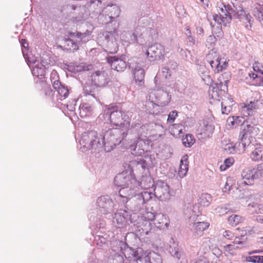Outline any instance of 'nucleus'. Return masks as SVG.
<instances>
[{"label": "nucleus", "mask_w": 263, "mask_h": 263, "mask_svg": "<svg viewBox=\"0 0 263 263\" xmlns=\"http://www.w3.org/2000/svg\"><path fill=\"white\" fill-rule=\"evenodd\" d=\"M99 0H88L85 5H68L67 10L73 14L72 20L76 23H82L86 20L90 14V10L93 8L96 11L95 6L101 5Z\"/></svg>", "instance_id": "f257e3e1"}, {"label": "nucleus", "mask_w": 263, "mask_h": 263, "mask_svg": "<svg viewBox=\"0 0 263 263\" xmlns=\"http://www.w3.org/2000/svg\"><path fill=\"white\" fill-rule=\"evenodd\" d=\"M127 135L124 129L119 128L103 129L102 135L104 143L103 150L106 152H110L121 142Z\"/></svg>", "instance_id": "f03ea898"}, {"label": "nucleus", "mask_w": 263, "mask_h": 263, "mask_svg": "<svg viewBox=\"0 0 263 263\" xmlns=\"http://www.w3.org/2000/svg\"><path fill=\"white\" fill-rule=\"evenodd\" d=\"M151 184L145 186L147 189L139 194H137L129 200L126 201L125 208L130 212H133V215H136L137 212H142L146 208V203L153 197V192L149 188Z\"/></svg>", "instance_id": "7ed1b4c3"}, {"label": "nucleus", "mask_w": 263, "mask_h": 263, "mask_svg": "<svg viewBox=\"0 0 263 263\" xmlns=\"http://www.w3.org/2000/svg\"><path fill=\"white\" fill-rule=\"evenodd\" d=\"M105 118L110 120L111 124L126 129L129 126L128 116L119 109L117 106L110 105L106 106L104 109Z\"/></svg>", "instance_id": "20e7f679"}, {"label": "nucleus", "mask_w": 263, "mask_h": 263, "mask_svg": "<svg viewBox=\"0 0 263 263\" xmlns=\"http://www.w3.org/2000/svg\"><path fill=\"white\" fill-rule=\"evenodd\" d=\"M80 143L86 151L91 149L98 152L103 151L104 143L102 135L98 136L95 130H88L82 134Z\"/></svg>", "instance_id": "39448f33"}, {"label": "nucleus", "mask_w": 263, "mask_h": 263, "mask_svg": "<svg viewBox=\"0 0 263 263\" xmlns=\"http://www.w3.org/2000/svg\"><path fill=\"white\" fill-rule=\"evenodd\" d=\"M259 133L258 127L255 124H248L247 122H244L241 124L240 132L239 134L240 140H241L242 148L243 150L247 147L248 148H253V144L251 143L250 137L258 135Z\"/></svg>", "instance_id": "423d86ee"}, {"label": "nucleus", "mask_w": 263, "mask_h": 263, "mask_svg": "<svg viewBox=\"0 0 263 263\" xmlns=\"http://www.w3.org/2000/svg\"><path fill=\"white\" fill-rule=\"evenodd\" d=\"M88 41L89 37L86 33L70 32L69 37L64 41V47L67 50L74 52L78 50L79 46Z\"/></svg>", "instance_id": "0eeeda50"}, {"label": "nucleus", "mask_w": 263, "mask_h": 263, "mask_svg": "<svg viewBox=\"0 0 263 263\" xmlns=\"http://www.w3.org/2000/svg\"><path fill=\"white\" fill-rule=\"evenodd\" d=\"M148 98L153 103L161 107L168 105L171 100V96L164 88L151 91Z\"/></svg>", "instance_id": "6e6552de"}, {"label": "nucleus", "mask_w": 263, "mask_h": 263, "mask_svg": "<svg viewBox=\"0 0 263 263\" xmlns=\"http://www.w3.org/2000/svg\"><path fill=\"white\" fill-rule=\"evenodd\" d=\"M146 20L144 18H141L138 22V24L134 31H123L121 34V39L125 42L129 44L137 43L139 44H143V37L140 34L141 24Z\"/></svg>", "instance_id": "1a4fd4ad"}, {"label": "nucleus", "mask_w": 263, "mask_h": 263, "mask_svg": "<svg viewBox=\"0 0 263 263\" xmlns=\"http://www.w3.org/2000/svg\"><path fill=\"white\" fill-rule=\"evenodd\" d=\"M151 142L147 138L138 137L136 139H130L129 148L133 155L141 156L149 151Z\"/></svg>", "instance_id": "9d476101"}, {"label": "nucleus", "mask_w": 263, "mask_h": 263, "mask_svg": "<svg viewBox=\"0 0 263 263\" xmlns=\"http://www.w3.org/2000/svg\"><path fill=\"white\" fill-rule=\"evenodd\" d=\"M152 253L150 251H143L141 248H138L136 251L131 248H127L125 251L124 256L126 258L135 260L136 263H151Z\"/></svg>", "instance_id": "9b49d317"}, {"label": "nucleus", "mask_w": 263, "mask_h": 263, "mask_svg": "<svg viewBox=\"0 0 263 263\" xmlns=\"http://www.w3.org/2000/svg\"><path fill=\"white\" fill-rule=\"evenodd\" d=\"M206 60L215 73L222 71L228 66L226 60L219 58L218 54L213 49L210 51L206 55Z\"/></svg>", "instance_id": "f8f14e48"}, {"label": "nucleus", "mask_w": 263, "mask_h": 263, "mask_svg": "<svg viewBox=\"0 0 263 263\" xmlns=\"http://www.w3.org/2000/svg\"><path fill=\"white\" fill-rule=\"evenodd\" d=\"M101 9L100 6L96 8V11L95 12L96 14H99L98 18L99 20H102L104 15H105V20H102L104 23H108L111 22L112 20L118 17L120 15V10L119 7L116 5L107 6L103 10V14H100Z\"/></svg>", "instance_id": "ddd939ff"}, {"label": "nucleus", "mask_w": 263, "mask_h": 263, "mask_svg": "<svg viewBox=\"0 0 263 263\" xmlns=\"http://www.w3.org/2000/svg\"><path fill=\"white\" fill-rule=\"evenodd\" d=\"M130 217L134 220L136 218V215L129 214L126 210L120 209L115 213L112 222L118 228H122L131 223Z\"/></svg>", "instance_id": "4468645a"}, {"label": "nucleus", "mask_w": 263, "mask_h": 263, "mask_svg": "<svg viewBox=\"0 0 263 263\" xmlns=\"http://www.w3.org/2000/svg\"><path fill=\"white\" fill-rule=\"evenodd\" d=\"M153 186V197L155 196L160 201H166L170 199V187L167 184L162 181L159 180Z\"/></svg>", "instance_id": "2eb2a0df"}, {"label": "nucleus", "mask_w": 263, "mask_h": 263, "mask_svg": "<svg viewBox=\"0 0 263 263\" xmlns=\"http://www.w3.org/2000/svg\"><path fill=\"white\" fill-rule=\"evenodd\" d=\"M146 20L141 24L140 35L143 37V43L145 40L150 42L156 40L158 37V32L156 28L152 25V27H147L148 24L147 18L144 17Z\"/></svg>", "instance_id": "dca6fc26"}, {"label": "nucleus", "mask_w": 263, "mask_h": 263, "mask_svg": "<svg viewBox=\"0 0 263 263\" xmlns=\"http://www.w3.org/2000/svg\"><path fill=\"white\" fill-rule=\"evenodd\" d=\"M146 54L151 61L159 60L165 54L164 47L159 43L154 44L148 47Z\"/></svg>", "instance_id": "f3484780"}, {"label": "nucleus", "mask_w": 263, "mask_h": 263, "mask_svg": "<svg viewBox=\"0 0 263 263\" xmlns=\"http://www.w3.org/2000/svg\"><path fill=\"white\" fill-rule=\"evenodd\" d=\"M128 66L133 70L135 81L138 82L139 85H142L144 84L145 72L141 65L138 63V59L134 58L130 59Z\"/></svg>", "instance_id": "a211bd4d"}, {"label": "nucleus", "mask_w": 263, "mask_h": 263, "mask_svg": "<svg viewBox=\"0 0 263 263\" xmlns=\"http://www.w3.org/2000/svg\"><path fill=\"white\" fill-rule=\"evenodd\" d=\"M99 42H102L103 46L107 48L106 50L110 53L116 52L117 43L113 34L110 32H105L100 37Z\"/></svg>", "instance_id": "6ab92c4d"}, {"label": "nucleus", "mask_w": 263, "mask_h": 263, "mask_svg": "<svg viewBox=\"0 0 263 263\" xmlns=\"http://www.w3.org/2000/svg\"><path fill=\"white\" fill-rule=\"evenodd\" d=\"M96 204L100 212L103 214H110L114 211V202L108 196H103L99 197Z\"/></svg>", "instance_id": "aec40b11"}, {"label": "nucleus", "mask_w": 263, "mask_h": 263, "mask_svg": "<svg viewBox=\"0 0 263 263\" xmlns=\"http://www.w3.org/2000/svg\"><path fill=\"white\" fill-rule=\"evenodd\" d=\"M133 220L130 217L131 223L135 227V231L141 234L147 235L152 228V224L148 220H144L143 218L136 217Z\"/></svg>", "instance_id": "412c9836"}, {"label": "nucleus", "mask_w": 263, "mask_h": 263, "mask_svg": "<svg viewBox=\"0 0 263 263\" xmlns=\"http://www.w3.org/2000/svg\"><path fill=\"white\" fill-rule=\"evenodd\" d=\"M135 184L136 181L132 182L128 185L124 186L120 189L119 194L121 197L123 198V202H126L127 200H129L137 195Z\"/></svg>", "instance_id": "4be33fe9"}, {"label": "nucleus", "mask_w": 263, "mask_h": 263, "mask_svg": "<svg viewBox=\"0 0 263 263\" xmlns=\"http://www.w3.org/2000/svg\"><path fill=\"white\" fill-rule=\"evenodd\" d=\"M91 81L96 86L104 87L109 82L108 73L105 71H97L92 74Z\"/></svg>", "instance_id": "5701e85b"}, {"label": "nucleus", "mask_w": 263, "mask_h": 263, "mask_svg": "<svg viewBox=\"0 0 263 263\" xmlns=\"http://www.w3.org/2000/svg\"><path fill=\"white\" fill-rule=\"evenodd\" d=\"M210 224L207 222H196L190 223L189 228L195 237H200L203 235L204 231L209 227Z\"/></svg>", "instance_id": "b1692460"}, {"label": "nucleus", "mask_w": 263, "mask_h": 263, "mask_svg": "<svg viewBox=\"0 0 263 263\" xmlns=\"http://www.w3.org/2000/svg\"><path fill=\"white\" fill-rule=\"evenodd\" d=\"M241 180L240 184L241 185H251L254 179H256L255 170L254 168H247L241 172Z\"/></svg>", "instance_id": "393cba45"}, {"label": "nucleus", "mask_w": 263, "mask_h": 263, "mask_svg": "<svg viewBox=\"0 0 263 263\" xmlns=\"http://www.w3.org/2000/svg\"><path fill=\"white\" fill-rule=\"evenodd\" d=\"M107 61L112 69L119 72L123 71L127 67V64L125 61L115 56L108 57Z\"/></svg>", "instance_id": "a878e982"}, {"label": "nucleus", "mask_w": 263, "mask_h": 263, "mask_svg": "<svg viewBox=\"0 0 263 263\" xmlns=\"http://www.w3.org/2000/svg\"><path fill=\"white\" fill-rule=\"evenodd\" d=\"M167 250L171 255L174 258L177 256L182 257L183 253H184L182 249L179 246L177 240L173 237L169 240Z\"/></svg>", "instance_id": "bb28decb"}, {"label": "nucleus", "mask_w": 263, "mask_h": 263, "mask_svg": "<svg viewBox=\"0 0 263 263\" xmlns=\"http://www.w3.org/2000/svg\"><path fill=\"white\" fill-rule=\"evenodd\" d=\"M132 182H135V180L133 179L130 175L125 172L118 174L114 179L115 185L121 186V187L128 185V184L131 183Z\"/></svg>", "instance_id": "cd10ccee"}, {"label": "nucleus", "mask_w": 263, "mask_h": 263, "mask_svg": "<svg viewBox=\"0 0 263 263\" xmlns=\"http://www.w3.org/2000/svg\"><path fill=\"white\" fill-rule=\"evenodd\" d=\"M222 5L223 4H222ZM221 12L223 14H215L213 15V20L215 22L217 23L218 25H220L222 23L224 26H226L227 24L230 23L232 17H233L232 14L229 13L224 10V7L223 6L220 9Z\"/></svg>", "instance_id": "c85d7f7f"}, {"label": "nucleus", "mask_w": 263, "mask_h": 263, "mask_svg": "<svg viewBox=\"0 0 263 263\" xmlns=\"http://www.w3.org/2000/svg\"><path fill=\"white\" fill-rule=\"evenodd\" d=\"M154 223L158 229L164 230L168 228L170 220L166 215L159 213L156 215L155 221Z\"/></svg>", "instance_id": "c756f323"}, {"label": "nucleus", "mask_w": 263, "mask_h": 263, "mask_svg": "<svg viewBox=\"0 0 263 263\" xmlns=\"http://www.w3.org/2000/svg\"><path fill=\"white\" fill-rule=\"evenodd\" d=\"M214 128V126L212 124L204 122L199 131L200 132V134L202 136V138H207L211 136Z\"/></svg>", "instance_id": "7c9ffc66"}, {"label": "nucleus", "mask_w": 263, "mask_h": 263, "mask_svg": "<svg viewBox=\"0 0 263 263\" xmlns=\"http://www.w3.org/2000/svg\"><path fill=\"white\" fill-rule=\"evenodd\" d=\"M250 149H252L250 157L253 160L255 161H263V149L260 145H257L256 146L253 145V148Z\"/></svg>", "instance_id": "2f4dec72"}, {"label": "nucleus", "mask_w": 263, "mask_h": 263, "mask_svg": "<svg viewBox=\"0 0 263 263\" xmlns=\"http://www.w3.org/2000/svg\"><path fill=\"white\" fill-rule=\"evenodd\" d=\"M188 156L184 155L181 160L179 170V175L181 178L184 177L188 171Z\"/></svg>", "instance_id": "473e14b6"}, {"label": "nucleus", "mask_w": 263, "mask_h": 263, "mask_svg": "<svg viewBox=\"0 0 263 263\" xmlns=\"http://www.w3.org/2000/svg\"><path fill=\"white\" fill-rule=\"evenodd\" d=\"M258 103V100L250 101L249 103L245 104L243 111L246 112L248 116L253 115L256 109L259 108Z\"/></svg>", "instance_id": "72a5a7b5"}, {"label": "nucleus", "mask_w": 263, "mask_h": 263, "mask_svg": "<svg viewBox=\"0 0 263 263\" xmlns=\"http://www.w3.org/2000/svg\"><path fill=\"white\" fill-rule=\"evenodd\" d=\"M148 124L140 125V124L136 125L135 127H133V130L137 132L138 137L147 138V135H149V127Z\"/></svg>", "instance_id": "f704fd0d"}, {"label": "nucleus", "mask_w": 263, "mask_h": 263, "mask_svg": "<svg viewBox=\"0 0 263 263\" xmlns=\"http://www.w3.org/2000/svg\"><path fill=\"white\" fill-rule=\"evenodd\" d=\"M80 115L81 117L88 116L92 110L91 106L88 103H82L79 106Z\"/></svg>", "instance_id": "c9c22d12"}, {"label": "nucleus", "mask_w": 263, "mask_h": 263, "mask_svg": "<svg viewBox=\"0 0 263 263\" xmlns=\"http://www.w3.org/2000/svg\"><path fill=\"white\" fill-rule=\"evenodd\" d=\"M195 139L191 134H186L185 137L182 138L183 145L186 147H191L195 143Z\"/></svg>", "instance_id": "e433bc0d"}, {"label": "nucleus", "mask_w": 263, "mask_h": 263, "mask_svg": "<svg viewBox=\"0 0 263 263\" xmlns=\"http://www.w3.org/2000/svg\"><path fill=\"white\" fill-rule=\"evenodd\" d=\"M211 201V196L207 193L202 194L198 200L199 203L204 206H208Z\"/></svg>", "instance_id": "4c0bfd02"}, {"label": "nucleus", "mask_w": 263, "mask_h": 263, "mask_svg": "<svg viewBox=\"0 0 263 263\" xmlns=\"http://www.w3.org/2000/svg\"><path fill=\"white\" fill-rule=\"evenodd\" d=\"M243 220L240 215H232L228 218L229 223L232 226H236Z\"/></svg>", "instance_id": "58836bf2"}, {"label": "nucleus", "mask_w": 263, "mask_h": 263, "mask_svg": "<svg viewBox=\"0 0 263 263\" xmlns=\"http://www.w3.org/2000/svg\"><path fill=\"white\" fill-rule=\"evenodd\" d=\"M182 126L180 124H173L171 128V132L172 135L175 137H180L182 133Z\"/></svg>", "instance_id": "ea45409f"}, {"label": "nucleus", "mask_w": 263, "mask_h": 263, "mask_svg": "<svg viewBox=\"0 0 263 263\" xmlns=\"http://www.w3.org/2000/svg\"><path fill=\"white\" fill-rule=\"evenodd\" d=\"M241 121L239 117H232L229 118L227 123L229 126L232 127H237L241 124Z\"/></svg>", "instance_id": "a19ab883"}, {"label": "nucleus", "mask_w": 263, "mask_h": 263, "mask_svg": "<svg viewBox=\"0 0 263 263\" xmlns=\"http://www.w3.org/2000/svg\"><path fill=\"white\" fill-rule=\"evenodd\" d=\"M32 73L33 76L37 77L43 76L45 73V69L43 67H41L40 64H37L33 68Z\"/></svg>", "instance_id": "79ce46f5"}, {"label": "nucleus", "mask_w": 263, "mask_h": 263, "mask_svg": "<svg viewBox=\"0 0 263 263\" xmlns=\"http://www.w3.org/2000/svg\"><path fill=\"white\" fill-rule=\"evenodd\" d=\"M136 217L143 218L144 220H148L150 222L153 220L155 221L156 215H155L154 213L147 212H145L144 214H143L141 216L136 215Z\"/></svg>", "instance_id": "37998d69"}, {"label": "nucleus", "mask_w": 263, "mask_h": 263, "mask_svg": "<svg viewBox=\"0 0 263 263\" xmlns=\"http://www.w3.org/2000/svg\"><path fill=\"white\" fill-rule=\"evenodd\" d=\"M229 204H225L224 205L218 206L215 208V211L216 213L219 215H223L227 214L230 210L228 208Z\"/></svg>", "instance_id": "c03bdc74"}, {"label": "nucleus", "mask_w": 263, "mask_h": 263, "mask_svg": "<svg viewBox=\"0 0 263 263\" xmlns=\"http://www.w3.org/2000/svg\"><path fill=\"white\" fill-rule=\"evenodd\" d=\"M247 261L254 263H263V256L253 255L248 256L246 258Z\"/></svg>", "instance_id": "a18cd8bd"}, {"label": "nucleus", "mask_w": 263, "mask_h": 263, "mask_svg": "<svg viewBox=\"0 0 263 263\" xmlns=\"http://www.w3.org/2000/svg\"><path fill=\"white\" fill-rule=\"evenodd\" d=\"M24 57L28 63V64H35L37 61V58L32 54H25L24 50H22Z\"/></svg>", "instance_id": "49530a36"}, {"label": "nucleus", "mask_w": 263, "mask_h": 263, "mask_svg": "<svg viewBox=\"0 0 263 263\" xmlns=\"http://www.w3.org/2000/svg\"><path fill=\"white\" fill-rule=\"evenodd\" d=\"M234 162V160L233 158H228L224 161V166L221 165L220 168L221 170H225L227 168L230 167L231 166H232Z\"/></svg>", "instance_id": "de8ad7c7"}, {"label": "nucleus", "mask_w": 263, "mask_h": 263, "mask_svg": "<svg viewBox=\"0 0 263 263\" xmlns=\"http://www.w3.org/2000/svg\"><path fill=\"white\" fill-rule=\"evenodd\" d=\"M223 149L229 154H233L236 152V146H234L232 143H229L226 144L225 147H223Z\"/></svg>", "instance_id": "09e8293b"}, {"label": "nucleus", "mask_w": 263, "mask_h": 263, "mask_svg": "<svg viewBox=\"0 0 263 263\" xmlns=\"http://www.w3.org/2000/svg\"><path fill=\"white\" fill-rule=\"evenodd\" d=\"M172 70L168 67V65H166L162 69V74L165 79H169L171 76Z\"/></svg>", "instance_id": "8fccbe9b"}, {"label": "nucleus", "mask_w": 263, "mask_h": 263, "mask_svg": "<svg viewBox=\"0 0 263 263\" xmlns=\"http://www.w3.org/2000/svg\"><path fill=\"white\" fill-rule=\"evenodd\" d=\"M59 94L64 99L67 97L69 94V90L68 88L65 86L62 85L60 87V89L57 90Z\"/></svg>", "instance_id": "3c124183"}, {"label": "nucleus", "mask_w": 263, "mask_h": 263, "mask_svg": "<svg viewBox=\"0 0 263 263\" xmlns=\"http://www.w3.org/2000/svg\"><path fill=\"white\" fill-rule=\"evenodd\" d=\"M239 247L235 246V245H228L224 247L225 251L227 252L230 255H233L234 254V250Z\"/></svg>", "instance_id": "603ef678"}, {"label": "nucleus", "mask_w": 263, "mask_h": 263, "mask_svg": "<svg viewBox=\"0 0 263 263\" xmlns=\"http://www.w3.org/2000/svg\"><path fill=\"white\" fill-rule=\"evenodd\" d=\"M216 42V37L214 35H210L206 40L207 46L209 48H213Z\"/></svg>", "instance_id": "864d4df0"}, {"label": "nucleus", "mask_w": 263, "mask_h": 263, "mask_svg": "<svg viewBox=\"0 0 263 263\" xmlns=\"http://www.w3.org/2000/svg\"><path fill=\"white\" fill-rule=\"evenodd\" d=\"M178 112L176 110H173L170 112L168 116L167 122L169 123H173L174 122L176 117L177 116Z\"/></svg>", "instance_id": "5fc2aeb1"}, {"label": "nucleus", "mask_w": 263, "mask_h": 263, "mask_svg": "<svg viewBox=\"0 0 263 263\" xmlns=\"http://www.w3.org/2000/svg\"><path fill=\"white\" fill-rule=\"evenodd\" d=\"M256 179L263 178V166L261 164L258 165L257 170H255Z\"/></svg>", "instance_id": "6e6d98bb"}, {"label": "nucleus", "mask_w": 263, "mask_h": 263, "mask_svg": "<svg viewBox=\"0 0 263 263\" xmlns=\"http://www.w3.org/2000/svg\"><path fill=\"white\" fill-rule=\"evenodd\" d=\"M245 231L246 234L252 235L256 233L258 231V229L255 227H246Z\"/></svg>", "instance_id": "4d7b16f0"}, {"label": "nucleus", "mask_w": 263, "mask_h": 263, "mask_svg": "<svg viewBox=\"0 0 263 263\" xmlns=\"http://www.w3.org/2000/svg\"><path fill=\"white\" fill-rule=\"evenodd\" d=\"M221 112L222 114H228L231 110L230 106L227 107L225 106L223 102L221 103Z\"/></svg>", "instance_id": "13d9d810"}, {"label": "nucleus", "mask_w": 263, "mask_h": 263, "mask_svg": "<svg viewBox=\"0 0 263 263\" xmlns=\"http://www.w3.org/2000/svg\"><path fill=\"white\" fill-rule=\"evenodd\" d=\"M111 263H123L122 257L119 255H115Z\"/></svg>", "instance_id": "bf43d9fd"}, {"label": "nucleus", "mask_w": 263, "mask_h": 263, "mask_svg": "<svg viewBox=\"0 0 263 263\" xmlns=\"http://www.w3.org/2000/svg\"><path fill=\"white\" fill-rule=\"evenodd\" d=\"M84 93L85 94V95H90L93 98H95V94L93 93V91L91 90L89 87H84Z\"/></svg>", "instance_id": "052dcab7"}, {"label": "nucleus", "mask_w": 263, "mask_h": 263, "mask_svg": "<svg viewBox=\"0 0 263 263\" xmlns=\"http://www.w3.org/2000/svg\"><path fill=\"white\" fill-rule=\"evenodd\" d=\"M223 236L227 239H231L234 237L233 233L230 231H225L223 233Z\"/></svg>", "instance_id": "680f3d73"}, {"label": "nucleus", "mask_w": 263, "mask_h": 263, "mask_svg": "<svg viewBox=\"0 0 263 263\" xmlns=\"http://www.w3.org/2000/svg\"><path fill=\"white\" fill-rule=\"evenodd\" d=\"M239 142L238 143H236L234 146H236V152L241 153L245 151V148L243 150H241L242 148V145L241 144V140H240V137H239Z\"/></svg>", "instance_id": "e2e57ef3"}, {"label": "nucleus", "mask_w": 263, "mask_h": 263, "mask_svg": "<svg viewBox=\"0 0 263 263\" xmlns=\"http://www.w3.org/2000/svg\"><path fill=\"white\" fill-rule=\"evenodd\" d=\"M213 254L215 255L217 258H219L222 255L221 251L218 248H214L212 250Z\"/></svg>", "instance_id": "0e129e2a"}, {"label": "nucleus", "mask_w": 263, "mask_h": 263, "mask_svg": "<svg viewBox=\"0 0 263 263\" xmlns=\"http://www.w3.org/2000/svg\"><path fill=\"white\" fill-rule=\"evenodd\" d=\"M175 258L178 260V263H187V261L185 258V253H183L182 257H179V256L175 257Z\"/></svg>", "instance_id": "69168bd1"}, {"label": "nucleus", "mask_w": 263, "mask_h": 263, "mask_svg": "<svg viewBox=\"0 0 263 263\" xmlns=\"http://www.w3.org/2000/svg\"><path fill=\"white\" fill-rule=\"evenodd\" d=\"M186 41H187V44L190 46H192L193 45H196V41H195L194 38L192 36H190L189 37H187Z\"/></svg>", "instance_id": "338daca9"}, {"label": "nucleus", "mask_w": 263, "mask_h": 263, "mask_svg": "<svg viewBox=\"0 0 263 263\" xmlns=\"http://www.w3.org/2000/svg\"><path fill=\"white\" fill-rule=\"evenodd\" d=\"M193 263H209V260L204 257H200L198 260Z\"/></svg>", "instance_id": "774afa93"}]
</instances>
